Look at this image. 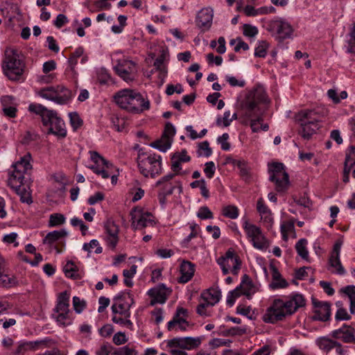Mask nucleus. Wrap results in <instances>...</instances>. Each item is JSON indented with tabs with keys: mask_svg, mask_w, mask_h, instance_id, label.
<instances>
[{
	"mask_svg": "<svg viewBox=\"0 0 355 355\" xmlns=\"http://www.w3.org/2000/svg\"><path fill=\"white\" fill-rule=\"evenodd\" d=\"M336 341L326 337H322L318 339V345L320 349L326 351L327 352H329L331 349L335 347Z\"/></svg>",
	"mask_w": 355,
	"mask_h": 355,
	"instance_id": "obj_43",
	"label": "nucleus"
},
{
	"mask_svg": "<svg viewBox=\"0 0 355 355\" xmlns=\"http://www.w3.org/2000/svg\"><path fill=\"white\" fill-rule=\"evenodd\" d=\"M64 272L67 277L78 279L80 278L78 273L77 266L72 261H69L64 267Z\"/></svg>",
	"mask_w": 355,
	"mask_h": 355,
	"instance_id": "obj_37",
	"label": "nucleus"
},
{
	"mask_svg": "<svg viewBox=\"0 0 355 355\" xmlns=\"http://www.w3.org/2000/svg\"><path fill=\"white\" fill-rule=\"evenodd\" d=\"M268 43L265 40L259 42V45L255 49L254 55L259 58H264L267 53Z\"/></svg>",
	"mask_w": 355,
	"mask_h": 355,
	"instance_id": "obj_49",
	"label": "nucleus"
},
{
	"mask_svg": "<svg viewBox=\"0 0 355 355\" xmlns=\"http://www.w3.org/2000/svg\"><path fill=\"white\" fill-rule=\"evenodd\" d=\"M132 224L131 226L134 230L143 229L149 225H154L153 215L148 212H144L141 209L135 207L130 211Z\"/></svg>",
	"mask_w": 355,
	"mask_h": 355,
	"instance_id": "obj_9",
	"label": "nucleus"
},
{
	"mask_svg": "<svg viewBox=\"0 0 355 355\" xmlns=\"http://www.w3.org/2000/svg\"><path fill=\"white\" fill-rule=\"evenodd\" d=\"M84 53V49L83 47H78L73 53L71 54L69 58L68 62L71 70L73 73H75L74 68L78 63V58L81 57Z\"/></svg>",
	"mask_w": 355,
	"mask_h": 355,
	"instance_id": "obj_41",
	"label": "nucleus"
},
{
	"mask_svg": "<svg viewBox=\"0 0 355 355\" xmlns=\"http://www.w3.org/2000/svg\"><path fill=\"white\" fill-rule=\"evenodd\" d=\"M190 229L191 230V233L182 241V246H184V247H187V244L190 242V241L192 239L196 237L198 234V230L199 229V227L197 224L191 223L190 225Z\"/></svg>",
	"mask_w": 355,
	"mask_h": 355,
	"instance_id": "obj_52",
	"label": "nucleus"
},
{
	"mask_svg": "<svg viewBox=\"0 0 355 355\" xmlns=\"http://www.w3.org/2000/svg\"><path fill=\"white\" fill-rule=\"evenodd\" d=\"M340 293L346 295L350 301L349 311L351 314L355 313V286L349 285L340 289Z\"/></svg>",
	"mask_w": 355,
	"mask_h": 355,
	"instance_id": "obj_33",
	"label": "nucleus"
},
{
	"mask_svg": "<svg viewBox=\"0 0 355 355\" xmlns=\"http://www.w3.org/2000/svg\"><path fill=\"white\" fill-rule=\"evenodd\" d=\"M241 295H243V291H241V289L239 288V286H237L235 289L230 291L227 296V305L230 306H233L236 299L240 297Z\"/></svg>",
	"mask_w": 355,
	"mask_h": 355,
	"instance_id": "obj_48",
	"label": "nucleus"
},
{
	"mask_svg": "<svg viewBox=\"0 0 355 355\" xmlns=\"http://www.w3.org/2000/svg\"><path fill=\"white\" fill-rule=\"evenodd\" d=\"M270 27L272 31L277 33V37L280 40L291 37L293 33V28L290 24L283 19H277L271 21Z\"/></svg>",
	"mask_w": 355,
	"mask_h": 355,
	"instance_id": "obj_16",
	"label": "nucleus"
},
{
	"mask_svg": "<svg viewBox=\"0 0 355 355\" xmlns=\"http://www.w3.org/2000/svg\"><path fill=\"white\" fill-rule=\"evenodd\" d=\"M202 337H182L174 338L167 340V347L169 348H180L182 349L192 350L198 348L201 343Z\"/></svg>",
	"mask_w": 355,
	"mask_h": 355,
	"instance_id": "obj_10",
	"label": "nucleus"
},
{
	"mask_svg": "<svg viewBox=\"0 0 355 355\" xmlns=\"http://www.w3.org/2000/svg\"><path fill=\"white\" fill-rule=\"evenodd\" d=\"M114 69L116 73L125 81L130 82L134 80L136 67L132 61L128 60H120Z\"/></svg>",
	"mask_w": 355,
	"mask_h": 355,
	"instance_id": "obj_13",
	"label": "nucleus"
},
{
	"mask_svg": "<svg viewBox=\"0 0 355 355\" xmlns=\"http://www.w3.org/2000/svg\"><path fill=\"white\" fill-rule=\"evenodd\" d=\"M307 241L305 239H300L296 245L295 249L297 254L305 260H308L309 259V252L306 248Z\"/></svg>",
	"mask_w": 355,
	"mask_h": 355,
	"instance_id": "obj_39",
	"label": "nucleus"
},
{
	"mask_svg": "<svg viewBox=\"0 0 355 355\" xmlns=\"http://www.w3.org/2000/svg\"><path fill=\"white\" fill-rule=\"evenodd\" d=\"M329 264L332 268H334L336 270V272L338 275H344L345 273V270L342 266V263L340 260V257H330L329 258Z\"/></svg>",
	"mask_w": 355,
	"mask_h": 355,
	"instance_id": "obj_47",
	"label": "nucleus"
},
{
	"mask_svg": "<svg viewBox=\"0 0 355 355\" xmlns=\"http://www.w3.org/2000/svg\"><path fill=\"white\" fill-rule=\"evenodd\" d=\"M284 313L286 315L293 314L299 308L305 306V299L304 296L299 293H295L292 295L291 298L286 301H283V304H281Z\"/></svg>",
	"mask_w": 355,
	"mask_h": 355,
	"instance_id": "obj_17",
	"label": "nucleus"
},
{
	"mask_svg": "<svg viewBox=\"0 0 355 355\" xmlns=\"http://www.w3.org/2000/svg\"><path fill=\"white\" fill-rule=\"evenodd\" d=\"M180 271L181 276L178 279V282L186 284L193 277L195 272V265L189 261H183L180 265Z\"/></svg>",
	"mask_w": 355,
	"mask_h": 355,
	"instance_id": "obj_25",
	"label": "nucleus"
},
{
	"mask_svg": "<svg viewBox=\"0 0 355 355\" xmlns=\"http://www.w3.org/2000/svg\"><path fill=\"white\" fill-rule=\"evenodd\" d=\"M104 228L107 233L105 241L107 245L112 249H114L119 241V226L112 220L108 219L105 223Z\"/></svg>",
	"mask_w": 355,
	"mask_h": 355,
	"instance_id": "obj_18",
	"label": "nucleus"
},
{
	"mask_svg": "<svg viewBox=\"0 0 355 355\" xmlns=\"http://www.w3.org/2000/svg\"><path fill=\"white\" fill-rule=\"evenodd\" d=\"M338 309L336 311L335 318L336 320H349L351 319V315L347 313V310L342 307V303L340 302H336Z\"/></svg>",
	"mask_w": 355,
	"mask_h": 355,
	"instance_id": "obj_46",
	"label": "nucleus"
},
{
	"mask_svg": "<svg viewBox=\"0 0 355 355\" xmlns=\"http://www.w3.org/2000/svg\"><path fill=\"white\" fill-rule=\"evenodd\" d=\"M132 102L130 103V112L141 113L144 110H148L150 108V102L148 100H145L142 95L134 92Z\"/></svg>",
	"mask_w": 355,
	"mask_h": 355,
	"instance_id": "obj_23",
	"label": "nucleus"
},
{
	"mask_svg": "<svg viewBox=\"0 0 355 355\" xmlns=\"http://www.w3.org/2000/svg\"><path fill=\"white\" fill-rule=\"evenodd\" d=\"M244 12L247 16H255L258 14H266L268 13V10L266 8L263 7L259 9L258 10H255L254 8L252 6L248 5L244 8Z\"/></svg>",
	"mask_w": 355,
	"mask_h": 355,
	"instance_id": "obj_55",
	"label": "nucleus"
},
{
	"mask_svg": "<svg viewBox=\"0 0 355 355\" xmlns=\"http://www.w3.org/2000/svg\"><path fill=\"white\" fill-rule=\"evenodd\" d=\"M28 110L41 116L43 125L47 128L48 134H53L60 137H66L65 123L58 116L55 111L48 110L41 104H31Z\"/></svg>",
	"mask_w": 355,
	"mask_h": 355,
	"instance_id": "obj_2",
	"label": "nucleus"
},
{
	"mask_svg": "<svg viewBox=\"0 0 355 355\" xmlns=\"http://www.w3.org/2000/svg\"><path fill=\"white\" fill-rule=\"evenodd\" d=\"M54 311L58 313L57 321L62 322L68 318L69 312V294L67 291L62 292L58 295L57 304Z\"/></svg>",
	"mask_w": 355,
	"mask_h": 355,
	"instance_id": "obj_15",
	"label": "nucleus"
},
{
	"mask_svg": "<svg viewBox=\"0 0 355 355\" xmlns=\"http://www.w3.org/2000/svg\"><path fill=\"white\" fill-rule=\"evenodd\" d=\"M138 168L146 178H155L162 173V157L156 154L139 153L137 157Z\"/></svg>",
	"mask_w": 355,
	"mask_h": 355,
	"instance_id": "obj_4",
	"label": "nucleus"
},
{
	"mask_svg": "<svg viewBox=\"0 0 355 355\" xmlns=\"http://www.w3.org/2000/svg\"><path fill=\"white\" fill-rule=\"evenodd\" d=\"M171 170L175 173L176 175L180 174L182 169L181 164L189 162L191 160V157L187 155L186 149L182 150L180 152H176L171 155Z\"/></svg>",
	"mask_w": 355,
	"mask_h": 355,
	"instance_id": "obj_22",
	"label": "nucleus"
},
{
	"mask_svg": "<svg viewBox=\"0 0 355 355\" xmlns=\"http://www.w3.org/2000/svg\"><path fill=\"white\" fill-rule=\"evenodd\" d=\"M239 286L243 291V295H245L248 299H250L252 295L256 291L255 286L250 277L246 274L242 277L241 282Z\"/></svg>",
	"mask_w": 355,
	"mask_h": 355,
	"instance_id": "obj_31",
	"label": "nucleus"
},
{
	"mask_svg": "<svg viewBox=\"0 0 355 355\" xmlns=\"http://www.w3.org/2000/svg\"><path fill=\"white\" fill-rule=\"evenodd\" d=\"M95 354L96 355H137V352L128 345L117 348L108 342H105L96 349Z\"/></svg>",
	"mask_w": 355,
	"mask_h": 355,
	"instance_id": "obj_12",
	"label": "nucleus"
},
{
	"mask_svg": "<svg viewBox=\"0 0 355 355\" xmlns=\"http://www.w3.org/2000/svg\"><path fill=\"white\" fill-rule=\"evenodd\" d=\"M167 55V50L162 49L160 51V55L156 58L153 64L157 70L164 74L166 73V69L162 65Z\"/></svg>",
	"mask_w": 355,
	"mask_h": 355,
	"instance_id": "obj_40",
	"label": "nucleus"
},
{
	"mask_svg": "<svg viewBox=\"0 0 355 355\" xmlns=\"http://www.w3.org/2000/svg\"><path fill=\"white\" fill-rule=\"evenodd\" d=\"M236 166L239 169V174L245 181H248L250 178L251 168L244 160H239L236 162Z\"/></svg>",
	"mask_w": 355,
	"mask_h": 355,
	"instance_id": "obj_36",
	"label": "nucleus"
},
{
	"mask_svg": "<svg viewBox=\"0 0 355 355\" xmlns=\"http://www.w3.org/2000/svg\"><path fill=\"white\" fill-rule=\"evenodd\" d=\"M270 101L266 89L261 85H257L250 90L241 103L245 117L250 120V126L253 132L260 131L259 124L263 121V113Z\"/></svg>",
	"mask_w": 355,
	"mask_h": 355,
	"instance_id": "obj_1",
	"label": "nucleus"
},
{
	"mask_svg": "<svg viewBox=\"0 0 355 355\" xmlns=\"http://www.w3.org/2000/svg\"><path fill=\"white\" fill-rule=\"evenodd\" d=\"M201 297L206 302H209L210 306L218 303L221 297V291L219 288H209L201 294Z\"/></svg>",
	"mask_w": 355,
	"mask_h": 355,
	"instance_id": "obj_32",
	"label": "nucleus"
},
{
	"mask_svg": "<svg viewBox=\"0 0 355 355\" xmlns=\"http://www.w3.org/2000/svg\"><path fill=\"white\" fill-rule=\"evenodd\" d=\"M67 235V232L64 229L50 232L43 239V243L52 245L54 243L58 242L59 243L64 245V238Z\"/></svg>",
	"mask_w": 355,
	"mask_h": 355,
	"instance_id": "obj_29",
	"label": "nucleus"
},
{
	"mask_svg": "<svg viewBox=\"0 0 355 355\" xmlns=\"http://www.w3.org/2000/svg\"><path fill=\"white\" fill-rule=\"evenodd\" d=\"M281 304H283L282 300H275L272 304L268 308L266 313L263 315V320L265 322L272 324L283 320L286 318V315Z\"/></svg>",
	"mask_w": 355,
	"mask_h": 355,
	"instance_id": "obj_11",
	"label": "nucleus"
},
{
	"mask_svg": "<svg viewBox=\"0 0 355 355\" xmlns=\"http://www.w3.org/2000/svg\"><path fill=\"white\" fill-rule=\"evenodd\" d=\"M172 144V139H166L162 137L159 139H157L150 144V146L159 150L161 152L165 153L168 150Z\"/></svg>",
	"mask_w": 355,
	"mask_h": 355,
	"instance_id": "obj_35",
	"label": "nucleus"
},
{
	"mask_svg": "<svg viewBox=\"0 0 355 355\" xmlns=\"http://www.w3.org/2000/svg\"><path fill=\"white\" fill-rule=\"evenodd\" d=\"M166 286L162 284L157 288H151L148 294L152 297L150 305L154 306L156 304H164L166 301Z\"/></svg>",
	"mask_w": 355,
	"mask_h": 355,
	"instance_id": "obj_26",
	"label": "nucleus"
},
{
	"mask_svg": "<svg viewBox=\"0 0 355 355\" xmlns=\"http://www.w3.org/2000/svg\"><path fill=\"white\" fill-rule=\"evenodd\" d=\"M198 148L199 155H204L208 157L212 153L211 148L209 147V144L207 141H205L200 143L198 145Z\"/></svg>",
	"mask_w": 355,
	"mask_h": 355,
	"instance_id": "obj_54",
	"label": "nucleus"
},
{
	"mask_svg": "<svg viewBox=\"0 0 355 355\" xmlns=\"http://www.w3.org/2000/svg\"><path fill=\"white\" fill-rule=\"evenodd\" d=\"M253 246L259 250L266 249L268 247V242L266 239L262 234L261 232L257 236H254L251 239Z\"/></svg>",
	"mask_w": 355,
	"mask_h": 355,
	"instance_id": "obj_42",
	"label": "nucleus"
},
{
	"mask_svg": "<svg viewBox=\"0 0 355 355\" xmlns=\"http://www.w3.org/2000/svg\"><path fill=\"white\" fill-rule=\"evenodd\" d=\"M257 209L261 216V219L266 225L267 228H270L273 222L271 211L264 204L263 200L262 198H259L257 200Z\"/></svg>",
	"mask_w": 355,
	"mask_h": 355,
	"instance_id": "obj_28",
	"label": "nucleus"
},
{
	"mask_svg": "<svg viewBox=\"0 0 355 355\" xmlns=\"http://www.w3.org/2000/svg\"><path fill=\"white\" fill-rule=\"evenodd\" d=\"M243 227L248 237L250 238V240L261 232L260 227L255 225L249 223L248 220H244Z\"/></svg>",
	"mask_w": 355,
	"mask_h": 355,
	"instance_id": "obj_38",
	"label": "nucleus"
},
{
	"mask_svg": "<svg viewBox=\"0 0 355 355\" xmlns=\"http://www.w3.org/2000/svg\"><path fill=\"white\" fill-rule=\"evenodd\" d=\"M69 116L71 125L74 130L78 129L83 125V120L80 118L77 112H71Z\"/></svg>",
	"mask_w": 355,
	"mask_h": 355,
	"instance_id": "obj_56",
	"label": "nucleus"
},
{
	"mask_svg": "<svg viewBox=\"0 0 355 355\" xmlns=\"http://www.w3.org/2000/svg\"><path fill=\"white\" fill-rule=\"evenodd\" d=\"M331 336L336 339H341L345 343H355V330L352 327L346 324L333 331Z\"/></svg>",
	"mask_w": 355,
	"mask_h": 355,
	"instance_id": "obj_19",
	"label": "nucleus"
},
{
	"mask_svg": "<svg viewBox=\"0 0 355 355\" xmlns=\"http://www.w3.org/2000/svg\"><path fill=\"white\" fill-rule=\"evenodd\" d=\"M197 216L200 219H211L213 218L214 215L207 206H203L199 209Z\"/></svg>",
	"mask_w": 355,
	"mask_h": 355,
	"instance_id": "obj_60",
	"label": "nucleus"
},
{
	"mask_svg": "<svg viewBox=\"0 0 355 355\" xmlns=\"http://www.w3.org/2000/svg\"><path fill=\"white\" fill-rule=\"evenodd\" d=\"M270 269L272 272V281L269 284V287L272 290L286 288L288 286V283L282 277L277 268L274 264L270 263Z\"/></svg>",
	"mask_w": 355,
	"mask_h": 355,
	"instance_id": "obj_24",
	"label": "nucleus"
},
{
	"mask_svg": "<svg viewBox=\"0 0 355 355\" xmlns=\"http://www.w3.org/2000/svg\"><path fill=\"white\" fill-rule=\"evenodd\" d=\"M26 182V181H24V184H20L8 182V186H10L16 192V193L20 196L21 202L30 205L33 202V200L30 192L24 186Z\"/></svg>",
	"mask_w": 355,
	"mask_h": 355,
	"instance_id": "obj_27",
	"label": "nucleus"
},
{
	"mask_svg": "<svg viewBox=\"0 0 355 355\" xmlns=\"http://www.w3.org/2000/svg\"><path fill=\"white\" fill-rule=\"evenodd\" d=\"M311 302L315 309V314L313 315L312 319L324 322L329 320L331 316L330 303L319 301L314 297H312Z\"/></svg>",
	"mask_w": 355,
	"mask_h": 355,
	"instance_id": "obj_14",
	"label": "nucleus"
},
{
	"mask_svg": "<svg viewBox=\"0 0 355 355\" xmlns=\"http://www.w3.org/2000/svg\"><path fill=\"white\" fill-rule=\"evenodd\" d=\"M243 33L246 37H252L258 34V29L256 26L245 24L243 26Z\"/></svg>",
	"mask_w": 355,
	"mask_h": 355,
	"instance_id": "obj_58",
	"label": "nucleus"
},
{
	"mask_svg": "<svg viewBox=\"0 0 355 355\" xmlns=\"http://www.w3.org/2000/svg\"><path fill=\"white\" fill-rule=\"evenodd\" d=\"M205 166L204 173H205L206 176L209 179L212 178L216 171L214 163L211 161L205 163Z\"/></svg>",
	"mask_w": 355,
	"mask_h": 355,
	"instance_id": "obj_64",
	"label": "nucleus"
},
{
	"mask_svg": "<svg viewBox=\"0 0 355 355\" xmlns=\"http://www.w3.org/2000/svg\"><path fill=\"white\" fill-rule=\"evenodd\" d=\"M40 95L60 105L67 104L71 98V92L62 86L44 88L40 90Z\"/></svg>",
	"mask_w": 355,
	"mask_h": 355,
	"instance_id": "obj_8",
	"label": "nucleus"
},
{
	"mask_svg": "<svg viewBox=\"0 0 355 355\" xmlns=\"http://www.w3.org/2000/svg\"><path fill=\"white\" fill-rule=\"evenodd\" d=\"M246 329L245 328L241 327H232L227 330H225L223 332V335L225 336H241L244 334H245Z\"/></svg>",
	"mask_w": 355,
	"mask_h": 355,
	"instance_id": "obj_62",
	"label": "nucleus"
},
{
	"mask_svg": "<svg viewBox=\"0 0 355 355\" xmlns=\"http://www.w3.org/2000/svg\"><path fill=\"white\" fill-rule=\"evenodd\" d=\"M51 341L50 339L45 338L43 340H35V341H29L26 342V346L28 347V350H35L40 349L42 346H46L47 344Z\"/></svg>",
	"mask_w": 355,
	"mask_h": 355,
	"instance_id": "obj_51",
	"label": "nucleus"
},
{
	"mask_svg": "<svg viewBox=\"0 0 355 355\" xmlns=\"http://www.w3.org/2000/svg\"><path fill=\"white\" fill-rule=\"evenodd\" d=\"M91 159L96 164L98 165H102L105 166V168H109L112 164H110L108 161H107L104 157L101 156L96 151H89Z\"/></svg>",
	"mask_w": 355,
	"mask_h": 355,
	"instance_id": "obj_44",
	"label": "nucleus"
},
{
	"mask_svg": "<svg viewBox=\"0 0 355 355\" xmlns=\"http://www.w3.org/2000/svg\"><path fill=\"white\" fill-rule=\"evenodd\" d=\"M214 16V10L211 8H205L200 10L196 17V24L204 31L210 28Z\"/></svg>",
	"mask_w": 355,
	"mask_h": 355,
	"instance_id": "obj_21",
	"label": "nucleus"
},
{
	"mask_svg": "<svg viewBox=\"0 0 355 355\" xmlns=\"http://www.w3.org/2000/svg\"><path fill=\"white\" fill-rule=\"evenodd\" d=\"M73 306L77 313H80L87 306L86 301L81 300L79 297H73Z\"/></svg>",
	"mask_w": 355,
	"mask_h": 355,
	"instance_id": "obj_53",
	"label": "nucleus"
},
{
	"mask_svg": "<svg viewBox=\"0 0 355 355\" xmlns=\"http://www.w3.org/2000/svg\"><path fill=\"white\" fill-rule=\"evenodd\" d=\"M320 116L316 112L306 110L300 112L296 119L300 123L299 134L305 139H309L320 128Z\"/></svg>",
	"mask_w": 355,
	"mask_h": 355,
	"instance_id": "obj_3",
	"label": "nucleus"
},
{
	"mask_svg": "<svg viewBox=\"0 0 355 355\" xmlns=\"http://www.w3.org/2000/svg\"><path fill=\"white\" fill-rule=\"evenodd\" d=\"M175 134V128L173 125V124L170 122H167L165 125L164 130L163 132L162 136L166 139H169L173 140V137Z\"/></svg>",
	"mask_w": 355,
	"mask_h": 355,
	"instance_id": "obj_57",
	"label": "nucleus"
},
{
	"mask_svg": "<svg viewBox=\"0 0 355 355\" xmlns=\"http://www.w3.org/2000/svg\"><path fill=\"white\" fill-rule=\"evenodd\" d=\"M31 155L28 153L26 155L21 157L20 160L17 162L12 165L13 170L10 171V176L8 182L24 184V181H26L28 176V172L31 169V164H30Z\"/></svg>",
	"mask_w": 355,
	"mask_h": 355,
	"instance_id": "obj_7",
	"label": "nucleus"
},
{
	"mask_svg": "<svg viewBox=\"0 0 355 355\" xmlns=\"http://www.w3.org/2000/svg\"><path fill=\"white\" fill-rule=\"evenodd\" d=\"M187 317V310L182 307H178L176 310L173 319L168 322L167 329L172 331L175 329L176 324L180 322V320L186 319Z\"/></svg>",
	"mask_w": 355,
	"mask_h": 355,
	"instance_id": "obj_34",
	"label": "nucleus"
},
{
	"mask_svg": "<svg viewBox=\"0 0 355 355\" xmlns=\"http://www.w3.org/2000/svg\"><path fill=\"white\" fill-rule=\"evenodd\" d=\"M294 230V223L293 222H287L281 225V233L284 241L288 239V232Z\"/></svg>",
	"mask_w": 355,
	"mask_h": 355,
	"instance_id": "obj_61",
	"label": "nucleus"
},
{
	"mask_svg": "<svg viewBox=\"0 0 355 355\" xmlns=\"http://www.w3.org/2000/svg\"><path fill=\"white\" fill-rule=\"evenodd\" d=\"M135 90L124 89L118 92L114 96L115 103L122 109L130 112V103Z\"/></svg>",
	"mask_w": 355,
	"mask_h": 355,
	"instance_id": "obj_20",
	"label": "nucleus"
},
{
	"mask_svg": "<svg viewBox=\"0 0 355 355\" xmlns=\"http://www.w3.org/2000/svg\"><path fill=\"white\" fill-rule=\"evenodd\" d=\"M25 64L19 58L15 51L6 53L2 63V69L4 74L11 80H19L24 73Z\"/></svg>",
	"mask_w": 355,
	"mask_h": 355,
	"instance_id": "obj_5",
	"label": "nucleus"
},
{
	"mask_svg": "<svg viewBox=\"0 0 355 355\" xmlns=\"http://www.w3.org/2000/svg\"><path fill=\"white\" fill-rule=\"evenodd\" d=\"M183 92L184 89L181 84H176L175 85L169 84L167 85L166 89V94L168 96L173 94L175 92L182 94Z\"/></svg>",
	"mask_w": 355,
	"mask_h": 355,
	"instance_id": "obj_63",
	"label": "nucleus"
},
{
	"mask_svg": "<svg viewBox=\"0 0 355 355\" xmlns=\"http://www.w3.org/2000/svg\"><path fill=\"white\" fill-rule=\"evenodd\" d=\"M239 257L234 254V251L232 249H229L224 256L220 257L217 259V263L220 266L223 275L229 273V268L231 263L234 262V259Z\"/></svg>",
	"mask_w": 355,
	"mask_h": 355,
	"instance_id": "obj_30",
	"label": "nucleus"
},
{
	"mask_svg": "<svg viewBox=\"0 0 355 355\" xmlns=\"http://www.w3.org/2000/svg\"><path fill=\"white\" fill-rule=\"evenodd\" d=\"M65 222V217L61 214H53L50 215L49 225L50 227H55L64 224Z\"/></svg>",
	"mask_w": 355,
	"mask_h": 355,
	"instance_id": "obj_50",
	"label": "nucleus"
},
{
	"mask_svg": "<svg viewBox=\"0 0 355 355\" xmlns=\"http://www.w3.org/2000/svg\"><path fill=\"white\" fill-rule=\"evenodd\" d=\"M269 180L275 184L277 192H284L288 189L289 184L288 174L286 172L282 163L275 162L269 165Z\"/></svg>",
	"mask_w": 355,
	"mask_h": 355,
	"instance_id": "obj_6",
	"label": "nucleus"
},
{
	"mask_svg": "<svg viewBox=\"0 0 355 355\" xmlns=\"http://www.w3.org/2000/svg\"><path fill=\"white\" fill-rule=\"evenodd\" d=\"M223 215L231 219H236L239 216V209L235 205H227L223 208Z\"/></svg>",
	"mask_w": 355,
	"mask_h": 355,
	"instance_id": "obj_45",
	"label": "nucleus"
},
{
	"mask_svg": "<svg viewBox=\"0 0 355 355\" xmlns=\"http://www.w3.org/2000/svg\"><path fill=\"white\" fill-rule=\"evenodd\" d=\"M112 320L113 321V322H114L116 324H119L120 325L125 326L130 329H132V327H133L132 322L128 318H126L125 317H124V318H123L121 317H117V316L114 315L112 317Z\"/></svg>",
	"mask_w": 355,
	"mask_h": 355,
	"instance_id": "obj_59",
	"label": "nucleus"
}]
</instances>
